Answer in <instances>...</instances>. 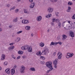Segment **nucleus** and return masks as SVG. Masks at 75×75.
Instances as JSON below:
<instances>
[{"label": "nucleus", "mask_w": 75, "mask_h": 75, "mask_svg": "<svg viewBox=\"0 0 75 75\" xmlns=\"http://www.w3.org/2000/svg\"><path fill=\"white\" fill-rule=\"evenodd\" d=\"M52 62H47L46 63V66L48 67V68H52Z\"/></svg>", "instance_id": "obj_1"}, {"label": "nucleus", "mask_w": 75, "mask_h": 75, "mask_svg": "<svg viewBox=\"0 0 75 75\" xmlns=\"http://www.w3.org/2000/svg\"><path fill=\"white\" fill-rule=\"evenodd\" d=\"M62 43V42L60 41H59L58 42H55V43L53 42H52L50 45V46H52V45H54L55 46V45H56L57 44H59V45H61Z\"/></svg>", "instance_id": "obj_2"}, {"label": "nucleus", "mask_w": 75, "mask_h": 75, "mask_svg": "<svg viewBox=\"0 0 75 75\" xmlns=\"http://www.w3.org/2000/svg\"><path fill=\"white\" fill-rule=\"evenodd\" d=\"M47 51H48V49L47 48H45V50L42 51V55H46L47 53Z\"/></svg>", "instance_id": "obj_3"}, {"label": "nucleus", "mask_w": 75, "mask_h": 75, "mask_svg": "<svg viewBox=\"0 0 75 75\" xmlns=\"http://www.w3.org/2000/svg\"><path fill=\"white\" fill-rule=\"evenodd\" d=\"M20 71L21 73H24V70H25V67L23 65L21 67Z\"/></svg>", "instance_id": "obj_4"}, {"label": "nucleus", "mask_w": 75, "mask_h": 75, "mask_svg": "<svg viewBox=\"0 0 75 75\" xmlns=\"http://www.w3.org/2000/svg\"><path fill=\"white\" fill-rule=\"evenodd\" d=\"M70 34L71 37H75V34L72 31H71L70 32Z\"/></svg>", "instance_id": "obj_5"}, {"label": "nucleus", "mask_w": 75, "mask_h": 75, "mask_svg": "<svg viewBox=\"0 0 75 75\" xmlns=\"http://www.w3.org/2000/svg\"><path fill=\"white\" fill-rule=\"evenodd\" d=\"M41 19H42V17L40 16H38L37 18V20L38 21H40L41 20Z\"/></svg>", "instance_id": "obj_6"}, {"label": "nucleus", "mask_w": 75, "mask_h": 75, "mask_svg": "<svg viewBox=\"0 0 75 75\" xmlns=\"http://www.w3.org/2000/svg\"><path fill=\"white\" fill-rule=\"evenodd\" d=\"M2 58H1V59L2 60H4L5 59V58L6 57V55L5 54H2Z\"/></svg>", "instance_id": "obj_7"}, {"label": "nucleus", "mask_w": 75, "mask_h": 75, "mask_svg": "<svg viewBox=\"0 0 75 75\" xmlns=\"http://www.w3.org/2000/svg\"><path fill=\"white\" fill-rule=\"evenodd\" d=\"M10 69H7L5 70V72L8 74H10Z\"/></svg>", "instance_id": "obj_8"}, {"label": "nucleus", "mask_w": 75, "mask_h": 75, "mask_svg": "<svg viewBox=\"0 0 75 75\" xmlns=\"http://www.w3.org/2000/svg\"><path fill=\"white\" fill-rule=\"evenodd\" d=\"M11 75H14V73H15V70L14 69H12L11 70Z\"/></svg>", "instance_id": "obj_9"}, {"label": "nucleus", "mask_w": 75, "mask_h": 75, "mask_svg": "<svg viewBox=\"0 0 75 75\" xmlns=\"http://www.w3.org/2000/svg\"><path fill=\"white\" fill-rule=\"evenodd\" d=\"M62 37L63 38H62V40H65V39H66L67 38V35H64L62 36Z\"/></svg>", "instance_id": "obj_10"}, {"label": "nucleus", "mask_w": 75, "mask_h": 75, "mask_svg": "<svg viewBox=\"0 0 75 75\" xmlns=\"http://www.w3.org/2000/svg\"><path fill=\"white\" fill-rule=\"evenodd\" d=\"M47 11L49 13H52V9H51V8H48Z\"/></svg>", "instance_id": "obj_11"}, {"label": "nucleus", "mask_w": 75, "mask_h": 75, "mask_svg": "<svg viewBox=\"0 0 75 75\" xmlns=\"http://www.w3.org/2000/svg\"><path fill=\"white\" fill-rule=\"evenodd\" d=\"M34 5H35V4H34V3H32L30 5V8H33L34 7Z\"/></svg>", "instance_id": "obj_12"}, {"label": "nucleus", "mask_w": 75, "mask_h": 75, "mask_svg": "<svg viewBox=\"0 0 75 75\" xmlns=\"http://www.w3.org/2000/svg\"><path fill=\"white\" fill-rule=\"evenodd\" d=\"M28 49V51L29 52H32V48H31V47H29Z\"/></svg>", "instance_id": "obj_13"}, {"label": "nucleus", "mask_w": 75, "mask_h": 75, "mask_svg": "<svg viewBox=\"0 0 75 75\" xmlns=\"http://www.w3.org/2000/svg\"><path fill=\"white\" fill-rule=\"evenodd\" d=\"M18 54H19V55H21L23 54V52L22 51L19 50L18 52Z\"/></svg>", "instance_id": "obj_14"}, {"label": "nucleus", "mask_w": 75, "mask_h": 75, "mask_svg": "<svg viewBox=\"0 0 75 75\" xmlns=\"http://www.w3.org/2000/svg\"><path fill=\"white\" fill-rule=\"evenodd\" d=\"M29 47H28V45H26L25 46H24V50H27V49H28Z\"/></svg>", "instance_id": "obj_15"}, {"label": "nucleus", "mask_w": 75, "mask_h": 75, "mask_svg": "<svg viewBox=\"0 0 75 75\" xmlns=\"http://www.w3.org/2000/svg\"><path fill=\"white\" fill-rule=\"evenodd\" d=\"M30 70L32 71H35V69L34 67H31L30 69Z\"/></svg>", "instance_id": "obj_16"}, {"label": "nucleus", "mask_w": 75, "mask_h": 75, "mask_svg": "<svg viewBox=\"0 0 75 75\" xmlns=\"http://www.w3.org/2000/svg\"><path fill=\"white\" fill-rule=\"evenodd\" d=\"M50 69L48 70H47V71H46V73L47 74H48V73H49V72H50V71H52V69H53V68H50Z\"/></svg>", "instance_id": "obj_17"}, {"label": "nucleus", "mask_w": 75, "mask_h": 75, "mask_svg": "<svg viewBox=\"0 0 75 75\" xmlns=\"http://www.w3.org/2000/svg\"><path fill=\"white\" fill-rule=\"evenodd\" d=\"M25 28L27 30H30V27L28 26H26Z\"/></svg>", "instance_id": "obj_18"}, {"label": "nucleus", "mask_w": 75, "mask_h": 75, "mask_svg": "<svg viewBox=\"0 0 75 75\" xmlns=\"http://www.w3.org/2000/svg\"><path fill=\"white\" fill-rule=\"evenodd\" d=\"M36 55L39 56L40 55H41V52L39 51V52H37Z\"/></svg>", "instance_id": "obj_19"}, {"label": "nucleus", "mask_w": 75, "mask_h": 75, "mask_svg": "<svg viewBox=\"0 0 75 75\" xmlns=\"http://www.w3.org/2000/svg\"><path fill=\"white\" fill-rule=\"evenodd\" d=\"M13 21L14 23H16V22H17V21H18V19L16 18L15 19H13Z\"/></svg>", "instance_id": "obj_20"}, {"label": "nucleus", "mask_w": 75, "mask_h": 75, "mask_svg": "<svg viewBox=\"0 0 75 75\" xmlns=\"http://www.w3.org/2000/svg\"><path fill=\"white\" fill-rule=\"evenodd\" d=\"M40 47H43L44 46V44L42 42H41L40 44Z\"/></svg>", "instance_id": "obj_21"}, {"label": "nucleus", "mask_w": 75, "mask_h": 75, "mask_svg": "<svg viewBox=\"0 0 75 75\" xmlns=\"http://www.w3.org/2000/svg\"><path fill=\"white\" fill-rule=\"evenodd\" d=\"M68 4L69 6H72L73 4V3L71 1H69L68 2Z\"/></svg>", "instance_id": "obj_22"}, {"label": "nucleus", "mask_w": 75, "mask_h": 75, "mask_svg": "<svg viewBox=\"0 0 75 75\" xmlns=\"http://www.w3.org/2000/svg\"><path fill=\"white\" fill-rule=\"evenodd\" d=\"M57 64H58V62L56 60H54L53 62V64L54 65H57Z\"/></svg>", "instance_id": "obj_23"}, {"label": "nucleus", "mask_w": 75, "mask_h": 75, "mask_svg": "<svg viewBox=\"0 0 75 75\" xmlns=\"http://www.w3.org/2000/svg\"><path fill=\"white\" fill-rule=\"evenodd\" d=\"M71 8L70 6H69L68 7V9L67 10V12H70V10H71Z\"/></svg>", "instance_id": "obj_24"}, {"label": "nucleus", "mask_w": 75, "mask_h": 75, "mask_svg": "<svg viewBox=\"0 0 75 75\" xmlns=\"http://www.w3.org/2000/svg\"><path fill=\"white\" fill-rule=\"evenodd\" d=\"M57 56H58L57 58L59 59H61V57H62V56H61V55L60 56V55H57Z\"/></svg>", "instance_id": "obj_25"}, {"label": "nucleus", "mask_w": 75, "mask_h": 75, "mask_svg": "<svg viewBox=\"0 0 75 75\" xmlns=\"http://www.w3.org/2000/svg\"><path fill=\"white\" fill-rule=\"evenodd\" d=\"M51 14H48V15H47V16L46 17L47 18H49L50 17H51Z\"/></svg>", "instance_id": "obj_26"}, {"label": "nucleus", "mask_w": 75, "mask_h": 75, "mask_svg": "<svg viewBox=\"0 0 75 75\" xmlns=\"http://www.w3.org/2000/svg\"><path fill=\"white\" fill-rule=\"evenodd\" d=\"M58 1V0H50V1L51 2H52V3H55Z\"/></svg>", "instance_id": "obj_27"}, {"label": "nucleus", "mask_w": 75, "mask_h": 75, "mask_svg": "<svg viewBox=\"0 0 75 75\" xmlns=\"http://www.w3.org/2000/svg\"><path fill=\"white\" fill-rule=\"evenodd\" d=\"M57 55L62 56V53H61V52H59L57 54Z\"/></svg>", "instance_id": "obj_28"}, {"label": "nucleus", "mask_w": 75, "mask_h": 75, "mask_svg": "<svg viewBox=\"0 0 75 75\" xmlns=\"http://www.w3.org/2000/svg\"><path fill=\"white\" fill-rule=\"evenodd\" d=\"M69 56H70V57H72V56L74 55V53H72L71 54L69 53Z\"/></svg>", "instance_id": "obj_29"}, {"label": "nucleus", "mask_w": 75, "mask_h": 75, "mask_svg": "<svg viewBox=\"0 0 75 75\" xmlns=\"http://www.w3.org/2000/svg\"><path fill=\"white\" fill-rule=\"evenodd\" d=\"M69 53H68L67 54V55H66V58H69L70 57V56H69Z\"/></svg>", "instance_id": "obj_30"}, {"label": "nucleus", "mask_w": 75, "mask_h": 75, "mask_svg": "<svg viewBox=\"0 0 75 75\" xmlns=\"http://www.w3.org/2000/svg\"><path fill=\"white\" fill-rule=\"evenodd\" d=\"M24 13H27V14L28 13V11H27V10L24 9Z\"/></svg>", "instance_id": "obj_31"}, {"label": "nucleus", "mask_w": 75, "mask_h": 75, "mask_svg": "<svg viewBox=\"0 0 75 75\" xmlns=\"http://www.w3.org/2000/svg\"><path fill=\"white\" fill-rule=\"evenodd\" d=\"M16 40L17 42H18V41H20V38H17Z\"/></svg>", "instance_id": "obj_32"}, {"label": "nucleus", "mask_w": 75, "mask_h": 75, "mask_svg": "<svg viewBox=\"0 0 75 75\" xmlns=\"http://www.w3.org/2000/svg\"><path fill=\"white\" fill-rule=\"evenodd\" d=\"M52 21L53 22H55V21H57V19L55 18H53L52 19Z\"/></svg>", "instance_id": "obj_33"}, {"label": "nucleus", "mask_w": 75, "mask_h": 75, "mask_svg": "<svg viewBox=\"0 0 75 75\" xmlns=\"http://www.w3.org/2000/svg\"><path fill=\"white\" fill-rule=\"evenodd\" d=\"M15 8H16V6H13V7H12L10 9V10L11 11L12 10H14L15 9Z\"/></svg>", "instance_id": "obj_34"}, {"label": "nucleus", "mask_w": 75, "mask_h": 75, "mask_svg": "<svg viewBox=\"0 0 75 75\" xmlns=\"http://www.w3.org/2000/svg\"><path fill=\"white\" fill-rule=\"evenodd\" d=\"M18 11H19V10L18 9H16L15 10V12L16 13H17L18 12Z\"/></svg>", "instance_id": "obj_35"}, {"label": "nucleus", "mask_w": 75, "mask_h": 75, "mask_svg": "<svg viewBox=\"0 0 75 75\" xmlns=\"http://www.w3.org/2000/svg\"><path fill=\"white\" fill-rule=\"evenodd\" d=\"M25 24H27V23H29V21H28L27 20H25Z\"/></svg>", "instance_id": "obj_36"}, {"label": "nucleus", "mask_w": 75, "mask_h": 75, "mask_svg": "<svg viewBox=\"0 0 75 75\" xmlns=\"http://www.w3.org/2000/svg\"><path fill=\"white\" fill-rule=\"evenodd\" d=\"M61 23L59 22L58 26H59V28H61Z\"/></svg>", "instance_id": "obj_37"}, {"label": "nucleus", "mask_w": 75, "mask_h": 75, "mask_svg": "<svg viewBox=\"0 0 75 75\" xmlns=\"http://www.w3.org/2000/svg\"><path fill=\"white\" fill-rule=\"evenodd\" d=\"M22 31H20L19 32H17V34H20V33H22Z\"/></svg>", "instance_id": "obj_38"}, {"label": "nucleus", "mask_w": 75, "mask_h": 75, "mask_svg": "<svg viewBox=\"0 0 75 75\" xmlns=\"http://www.w3.org/2000/svg\"><path fill=\"white\" fill-rule=\"evenodd\" d=\"M72 19H75V15L74 14L72 17Z\"/></svg>", "instance_id": "obj_39"}, {"label": "nucleus", "mask_w": 75, "mask_h": 75, "mask_svg": "<svg viewBox=\"0 0 75 75\" xmlns=\"http://www.w3.org/2000/svg\"><path fill=\"white\" fill-rule=\"evenodd\" d=\"M7 64H8V63H7V62H5L4 63V64L5 65H7Z\"/></svg>", "instance_id": "obj_40"}, {"label": "nucleus", "mask_w": 75, "mask_h": 75, "mask_svg": "<svg viewBox=\"0 0 75 75\" xmlns=\"http://www.w3.org/2000/svg\"><path fill=\"white\" fill-rule=\"evenodd\" d=\"M9 50H10V51H11L12 50V49L11 48V47H10L8 48Z\"/></svg>", "instance_id": "obj_41"}, {"label": "nucleus", "mask_w": 75, "mask_h": 75, "mask_svg": "<svg viewBox=\"0 0 75 75\" xmlns=\"http://www.w3.org/2000/svg\"><path fill=\"white\" fill-rule=\"evenodd\" d=\"M22 23H23L24 24H25V20H23L22 21Z\"/></svg>", "instance_id": "obj_42"}, {"label": "nucleus", "mask_w": 75, "mask_h": 75, "mask_svg": "<svg viewBox=\"0 0 75 75\" xmlns=\"http://www.w3.org/2000/svg\"><path fill=\"white\" fill-rule=\"evenodd\" d=\"M10 4H6V6L7 7H10Z\"/></svg>", "instance_id": "obj_43"}, {"label": "nucleus", "mask_w": 75, "mask_h": 75, "mask_svg": "<svg viewBox=\"0 0 75 75\" xmlns=\"http://www.w3.org/2000/svg\"><path fill=\"white\" fill-rule=\"evenodd\" d=\"M17 65H15L13 67V69H16V68H17Z\"/></svg>", "instance_id": "obj_44"}, {"label": "nucleus", "mask_w": 75, "mask_h": 75, "mask_svg": "<svg viewBox=\"0 0 75 75\" xmlns=\"http://www.w3.org/2000/svg\"><path fill=\"white\" fill-rule=\"evenodd\" d=\"M12 58H14V59H16V57H15V56H14V55H12Z\"/></svg>", "instance_id": "obj_45"}, {"label": "nucleus", "mask_w": 75, "mask_h": 75, "mask_svg": "<svg viewBox=\"0 0 75 75\" xmlns=\"http://www.w3.org/2000/svg\"><path fill=\"white\" fill-rule=\"evenodd\" d=\"M54 67L55 68L57 69V65L56 64H54Z\"/></svg>", "instance_id": "obj_46"}, {"label": "nucleus", "mask_w": 75, "mask_h": 75, "mask_svg": "<svg viewBox=\"0 0 75 75\" xmlns=\"http://www.w3.org/2000/svg\"><path fill=\"white\" fill-rule=\"evenodd\" d=\"M24 46H23L21 47V49L22 50H25L24 49Z\"/></svg>", "instance_id": "obj_47"}, {"label": "nucleus", "mask_w": 75, "mask_h": 75, "mask_svg": "<svg viewBox=\"0 0 75 75\" xmlns=\"http://www.w3.org/2000/svg\"><path fill=\"white\" fill-rule=\"evenodd\" d=\"M51 25H54V22H52L51 23Z\"/></svg>", "instance_id": "obj_48"}, {"label": "nucleus", "mask_w": 75, "mask_h": 75, "mask_svg": "<svg viewBox=\"0 0 75 75\" xmlns=\"http://www.w3.org/2000/svg\"><path fill=\"white\" fill-rule=\"evenodd\" d=\"M41 58H42V59H45V57H44L43 56H41Z\"/></svg>", "instance_id": "obj_49"}, {"label": "nucleus", "mask_w": 75, "mask_h": 75, "mask_svg": "<svg viewBox=\"0 0 75 75\" xmlns=\"http://www.w3.org/2000/svg\"><path fill=\"white\" fill-rule=\"evenodd\" d=\"M20 59V56H19L18 57H17V59Z\"/></svg>", "instance_id": "obj_50"}, {"label": "nucleus", "mask_w": 75, "mask_h": 75, "mask_svg": "<svg viewBox=\"0 0 75 75\" xmlns=\"http://www.w3.org/2000/svg\"><path fill=\"white\" fill-rule=\"evenodd\" d=\"M25 57V55H24V56H22V58H23V59H24L25 58V57Z\"/></svg>", "instance_id": "obj_51"}, {"label": "nucleus", "mask_w": 75, "mask_h": 75, "mask_svg": "<svg viewBox=\"0 0 75 75\" xmlns=\"http://www.w3.org/2000/svg\"><path fill=\"white\" fill-rule=\"evenodd\" d=\"M55 13L57 16H58V15L59 14V13L57 12V13Z\"/></svg>", "instance_id": "obj_52"}, {"label": "nucleus", "mask_w": 75, "mask_h": 75, "mask_svg": "<svg viewBox=\"0 0 75 75\" xmlns=\"http://www.w3.org/2000/svg\"><path fill=\"white\" fill-rule=\"evenodd\" d=\"M11 48H12V50H13V49L14 48V46H13L12 47H11Z\"/></svg>", "instance_id": "obj_53"}, {"label": "nucleus", "mask_w": 75, "mask_h": 75, "mask_svg": "<svg viewBox=\"0 0 75 75\" xmlns=\"http://www.w3.org/2000/svg\"><path fill=\"white\" fill-rule=\"evenodd\" d=\"M55 55H56V52H54L53 54V55L54 56H55Z\"/></svg>", "instance_id": "obj_54"}, {"label": "nucleus", "mask_w": 75, "mask_h": 75, "mask_svg": "<svg viewBox=\"0 0 75 75\" xmlns=\"http://www.w3.org/2000/svg\"><path fill=\"white\" fill-rule=\"evenodd\" d=\"M29 1H30L31 3H32L33 1V0H29Z\"/></svg>", "instance_id": "obj_55"}, {"label": "nucleus", "mask_w": 75, "mask_h": 75, "mask_svg": "<svg viewBox=\"0 0 75 75\" xmlns=\"http://www.w3.org/2000/svg\"><path fill=\"white\" fill-rule=\"evenodd\" d=\"M55 60H56V61H57L58 62V59H56Z\"/></svg>", "instance_id": "obj_56"}, {"label": "nucleus", "mask_w": 75, "mask_h": 75, "mask_svg": "<svg viewBox=\"0 0 75 75\" xmlns=\"http://www.w3.org/2000/svg\"><path fill=\"white\" fill-rule=\"evenodd\" d=\"M56 21L57 22H59V19H57Z\"/></svg>", "instance_id": "obj_57"}, {"label": "nucleus", "mask_w": 75, "mask_h": 75, "mask_svg": "<svg viewBox=\"0 0 75 75\" xmlns=\"http://www.w3.org/2000/svg\"><path fill=\"white\" fill-rule=\"evenodd\" d=\"M9 28H12V26L11 25H9Z\"/></svg>", "instance_id": "obj_58"}, {"label": "nucleus", "mask_w": 75, "mask_h": 75, "mask_svg": "<svg viewBox=\"0 0 75 75\" xmlns=\"http://www.w3.org/2000/svg\"><path fill=\"white\" fill-rule=\"evenodd\" d=\"M2 28H0V32H1V31H2Z\"/></svg>", "instance_id": "obj_59"}, {"label": "nucleus", "mask_w": 75, "mask_h": 75, "mask_svg": "<svg viewBox=\"0 0 75 75\" xmlns=\"http://www.w3.org/2000/svg\"><path fill=\"white\" fill-rule=\"evenodd\" d=\"M31 37H33V36H34V34H33V33H32L31 34Z\"/></svg>", "instance_id": "obj_60"}, {"label": "nucleus", "mask_w": 75, "mask_h": 75, "mask_svg": "<svg viewBox=\"0 0 75 75\" xmlns=\"http://www.w3.org/2000/svg\"><path fill=\"white\" fill-rule=\"evenodd\" d=\"M41 63L42 64H44V62L41 61Z\"/></svg>", "instance_id": "obj_61"}, {"label": "nucleus", "mask_w": 75, "mask_h": 75, "mask_svg": "<svg viewBox=\"0 0 75 75\" xmlns=\"http://www.w3.org/2000/svg\"><path fill=\"white\" fill-rule=\"evenodd\" d=\"M66 21H64V22H63V26L64 27V23H65V22H66Z\"/></svg>", "instance_id": "obj_62"}, {"label": "nucleus", "mask_w": 75, "mask_h": 75, "mask_svg": "<svg viewBox=\"0 0 75 75\" xmlns=\"http://www.w3.org/2000/svg\"><path fill=\"white\" fill-rule=\"evenodd\" d=\"M9 45H13V43H10V44H9Z\"/></svg>", "instance_id": "obj_63"}, {"label": "nucleus", "mask_w": 75, "mask_h": 75, "mask_svg": "<svg viewBox=\"0 0 75 75\" xmlns=\"http://www.w3.org/2000/svg\"><path fill=\"white\" fill-rule=\"evenodd\" d=\"M15 36V35H12V37H14Z\"/></svg>", "instance_id": "obj_64"}]
</instances>
